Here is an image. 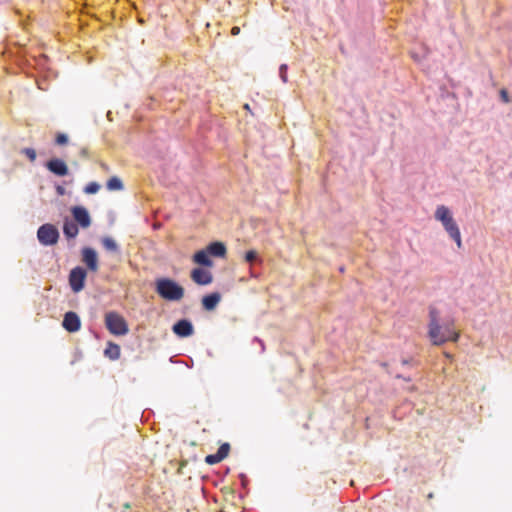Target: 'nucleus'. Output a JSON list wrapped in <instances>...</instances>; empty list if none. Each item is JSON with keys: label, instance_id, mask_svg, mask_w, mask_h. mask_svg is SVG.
<instances>
[{"label": "nucleus", "instance_id": "b1692460", "mask_svg": "<svg viewBox=\"0 0 512 512\" xmlns=\"http://www.w3.org/2000/svg\"><path fill=\"white\" fill-rule=\"evenodd\" d=\"M287 71H288V66L286 64H281L279 67V77L283 83L288 82Z\"/></svg>", "mask_w": 512, "mask_h": 512}, {"label": "nucleus", "instance_id": "412c9836", "mask_svg": "<svg viewBox=\"0 0 512 512\" xmlns=\"http://www.w3.org/2000/svg\"><path fill=\"white\" fill-rule=\"evenodd\" d=\"M244 259L250 265H253L255 263L261 262V260L259 258V255H258L257 251H255V250L247 251L245 253Z\"/></svg>", "mask_w": 512, "mask_h": 512}, {"label": "nucleus", "instance_id": "4be33fe9", "mask_svg": "<svg viewBox=\"0 0 512 512\" xmlns=\"http://www.w3.org/2000/svg\"><path fill=\"white\" fill-rule=\"evenodd\" d=\"M229 451H230V445L228 443H224L222 444L216 454L218 455V457L221 459V461L226 458L229 454Z\"/></svg>", "mask_w": 512, "mask_h": 512}, {"label": "nucleus", "instance_id": "f03ea898", "mask_svg": "<svg viewBox=\"0 0 512 512\" xmlns=\"http://www.w3.org/2000/svg\"><path fill=\"white\" fill-rule=\"evenodd\" d=\"M155 291L164 300L179 301L184 296V288L175 280L167 277L155 281Z\"/></svg>", "mask_w": 512, "mask_h": 512}, {"label": "nucleus", "instance_id": "72a5a7b5", "mask_svg": "<svg viewBox=\"0 0 512 512\" xmlns=\"http://www.w3.org/2000/svg\"><path fill=\"white\" fill-rule=\"evenodd\" d=\"M409 363H410V360H408V359H403L402 360V364L403 365H408Z\"/></svg>", "mask_w": 512, "mask_h": 512}, {"label": "nucleus", "instance_id": "cd10ccee", "mask_svg": "<svg viewBox=\"0 0 512 512\" xmlns=\"http://www.w3.org/2000/svg\"><path fill=\"white\" fill-rule=\"evenodd\" d=\"M500 97H501V100L503 102H505V103L510 102V98H509L508 92L505 89H502L500 91Z\"/></svg>", "mask_w": 512, "mask_h": 512}, {"label": "nucleus", "instance_id": "f3484780", "mask_svg": "<svg viewBox=\"0 0 512 512\" xmlns=\"http://www.w3.org/2000/svg\"><path fill=\"white\" fill-rule=\"evenodd\" d=\"M445 231L449 234V236L451 237V239H453L457 246L460 248L461 245H462V241H461V234H460V230H459V227L457 225V223L455 222V220L449 224H447V226H443Z\"/></svg>", "mask_w": 512, "mask_h": 512}, {"label": "nucleus", "instance_id": "9d476101", "mask_svg": "<svg viewBox=\"0 0 512 512\" xmlns=\"http://www.w3.org/2000/svg\"><path fill=\"white\" fill-rule=\"evenodd\" d=\"M172 331L178 337L185 338L193 335L194 327L190 320L180 319L172 326Z\"/></svg>", "mask_w": 512, "mask_h": 512}, {"label": "nucleus", "instance_id": "423d86ee", "mask_svg": "<svg viewBox=\"0 0 512 512\" xmlns=\"http://www.w3.org/2000/svg\"><path fill=\"white\" fill-rule=\"evenodd\" d=\"M86 270L83 267L77 266L69 273V285L73 292H80L85 286Z\"/></svg>", "mask_w": 512, "mask_h": 512}, {"label": "nucleus", "instance_id": "20e7f679", "mask_svg": "<svg viewBox=\"0 0 512 512\" xmlns=\"http://www.w3.org/2000/svg\"><path fill=\"white\" fill-rule=\"evenodd\" d=\"M59 238V230L54 224H42L37 230V239L43 246H53L58 243Z\"/></svg>", "mask_w": 512, "mask_h": 512}, {"label": "nucleus", "instance_id": "6ab92c4d", "mask_svg": "<svg viewBox=\"0 0 512 512\" xmlns=\"http://www.w3.org/2000/svg\"><path fill=\"white\" fill-rule=\"evenodd\" d=\"M101 243L107 251L113 252V253H120L119 245L112 237H109V236L103 237L101 239Z\"/></svg>", "mask_w": 512, "mask_h": 512}, {"label": "nucleus", "instance_id": "393cba45", "mask_svg": "<svg viewBox=\"0 0 512 512\" xmlns=\"http://www.w3.org/2000/svg\"><path fill=\"white\" fill-rule=\"evenodd\" d=\"M21 153L24 154L31 162L36 159V151L33 148H23Z\"/></svg>", "mask_w": 512, "mask_h": 512}, {"label": "nucleus", "instance_id": "ddd939ff", "mask_svg": "<svg viewBox=\"0 0 512 512\" xmlns=\"http://www.w3.org/2000/svg\"><path fill=\"white\" fill-rule=\"evenodd\" d=\"M435 219L440 221L443 226H447V224L454 221L451 211L444 205L437 207L435 211Z\"/></svg>", "mask_w": 512, "mask_h": 512}, {"label": "nucleus", "instance_id": "2f4dec72", "mask_svg": "<svg viewBox=\"0 0 512 512\" xmlns=\"http://www.w3.org/2000/svg\"><path fill=\"white\" fill-rule=\"evenodd\" d=\"M239 33H240V28H239L238 26H234V27H232V29H231V34H232L233 36H236V35H238Z\"/></svg>", "mask_w": 512, "mask_h": 512}, {"label": "nucleus", "instance_id": "dca6fc26", "mask_svg": "<svg viewBox=\"0 0 512 512\" xmlns=\"http://www.w3.org/2000/svg\"><path fill=\"white\" fill-rule=\"evenodd\" d=\"M193 261L203 267H211L213 265L207 249L197 251L193 256Z\"/></svg>", "mask_w": 512, "mask_h": 512}, {"label": "nucleus", "instance_id": "f8f14e48", "mask_svg": "<svg viewBox=\"0 0 512 512\" xmlns=\"http://www.w3.org/2000/svg\"><path fill=\"white\" fill-rule=\"evenodd\" d=\"M79 226L69 217L63 220V234L68 242L74 240L79 233Z\"/></svg>", "mask_w": 512, "mask_h": 512}, {"label": "nucleus", "instance_id": "c756f323", "mask_svg": "<svg viewBox=\"0 0 512 512\" xmlns=\"http://www.w3.org/2000/svg\"><path fill=\"white\" fill-rule=\"evenodd\" d=\"M239 478L241 480V484L243 486V488H246L247 484H248V478L245 474H240L239 475Z\"/></svg>", "mask_w": 512, "mask_h": 512}, {"label": "nucleus", "instance_id": "5701e85b", "mask_svg": "<svg viewBox=\"0 0 512 512\" xmlns=\"http://www.w3.org/2000/svg\"><path fill=\"white\" fill-rule=\"evenodd\" d=\"M99 189L100 185L97 182H90L85 186L84 192L86 194H95L99 191Z\"/></svg>", "mask_w": 512, "mask_h": 512}, {"label": "nucleus", "instance_id": "aec40b11", "mask_svg": "<svg viewBox=\"0 0 512 512\" xmlns=\"http://www.w3.org/2000/svg\"><path fill=\"white\" fill-rule=\"evenodd\" d=\"M107 189L111 191L122 190L123 183L120 178L114 176L107 181Z\"/></svg>", "mask_w": 512, "mask_h": 512}, {"label": "nucleus", "instance_id": "0eeeda50", "mask_svg": "<svg viewBox=\"0 0 512 512\" xmlns=\"http://www.w3.org/2000/svg\"><path fill=\"white\" fill-rule=\"evenodd\" d=\"M81 259L90 271L95 272L98 270V255L95 249L84 247L81 250Z\"/></svg>", "mask_w": 512, "mask_h": 512}, {"label": "nucleus", "instance_id": "4468645a", "mask_svg": "<svg viewBox=\"0 0 512 512\" xmlns=\"http://www.w3.org/2000/svg\"><path fill=\"white\" fill-rule=\"evenodd\" d=\"M220 300L221 296L218 292L209 293L202 298L203 308L207 311L214 310Z\"/></svg>", "mask_w": 512, "mask_h": 512}, {"label": "nucleus", "instance_id": "6e6552de", "mask_svg": "<svg viewBox=\"0 0 512 512\" xmlns=\"http://www.w3.org/2000/svg\"><path fill=\"white\" fill-rule=\"evenodd\" d=\"M62 326L66 331L75 333L81 328L80 317L76 312L68 311L64 314Z\"/></svg>", "mask_w": 512, "mask_h": 512}, {"label": "nucleus", "instance_id": "1a4fd4ad", "mask_svg": "<svg viewBox=\"0 0 512 512\" xmlns=\"http://www.w3.org/2000/svg\"><path fill=\"white\" fill-rule=\"evenodd\" d=\"M45 167L54 175L64 177L68 175L69 169L67 164L59 158H51L45 163Z\"/></svg>", "mask_w": 512, "mask_h": 512}, {"label": "nucleus", "instance_id": "7ed1b4c3", "mask_svg": "<svg viewBox=\"0 0 512 512\" xmlns=\"http://www.w3.org/2000/svg\"><path fill=\"white\" fill-rule=\"evenodd\" d=\"M105 326L111 334L116 336H123L129 332L126 320L115 311H109L105 314Z\"/></svg>", "mask_w": 512, "mask_h": 512}, {"label": "nucleus", "instance_id": "473e14b6", "mask_svg": "<svg viewBox=\"0 0 512 512\" xmlns=\"http://www.w3.org/2000/svg\"><path fill=\"white\" fill-rule=\"evenodd\" d=\"M396 377H397V378H400V379H403V380H405V381H408V382H409V381H411V378H410V377H404V376H403V375H401V374H398Z\"/></svg>", "mask_w": 512, "mask_h": 512}, {"label": "nucleus", "instance_id": "f257e3e1", "mask_svg": "<svg viewBox=\"0 0 512 512\" xmlns=\"http://www.w3.org/2000/svg\"><path fill=\"white\" fill-rule=\"evenodd\" d=\"M428 335L434 345H442L447 341H458L459 334L454 329V322L452 319H444L440 322L439 311L430 307L429 309V324Z\"/></svg>", "mask_w": 512, "mask_h": 512}, {"label": "nucleus", "instance_id": "2eb2a0df", "mask_svg": "<svg viewBox=\"0 0 512 512\" xmlns=\"http://www.w3.org/2000/svg\"><path fill=\"white\" fill-rule=\"evenodd\" d=\"M208 253L210 254V256H213V257H225L226 255V246L224 245V243L222 242H219V241H214L212 243H210L207 247H206Z\"/></svg>", "mask_w": 512, "mask_h": 512}, {"label": "nucleus", "instance_id": "a211bd4d", "mask_svg": "<svg viewBox=\"0 0 512 512\" xmlns=\"http://www.w3.org/2000/svg\"><path fill=\"white\" fill-rule=\"evenodd\" d=\"M120 346L113 342H108L107 347L104 350V355L111 360H117L120 357Z\"/></svg>", "mask_w": 512, "mask_h": 512}, {"label": "nucleus", "instance_id": "9b49d317", "mask_svg": "<svg viewBox=\"0 0 512 512\" xmlns=\"http://www.w3.org/2000/svg\"><path fill=\"white\" fill-rule=\"evenodd\" d=\"M191 279L198 285H208L212 282V274L203 268H194L191 271Z\"/></svg>", "mask_w": 512, "mask_h": 512}, {"label": "nucleus", "instance_id": "39448f33", "mask_svg": "<svg viewBox=\"0 0 512 512\" xmlns=\"http://www.w3.org/2000/svg\"><path fill=\"white\" fill-rule=\"evenodd\" d=\"M72 220L82 229L91 226L92 220L88 210L84 206L76 205L70 208Z\"/></svg>", "mask_w": 512, "mask_h": 512}, {"label": "nucleus", "instance_id": "c85d7f7f", "mask_svg": "<svg viewBox=\"0 0 512 512\" xmlns=\"http://www.w3.org/2000/svg\"><path fill=\"white\" fill-rule=\"evenodd\" d=\"M253 343H257L258 346H260V353H263L264 350H265V345H264V342L263 340H261L260 338L258 337H254L253 339Z\"/></svg>", "mask_w": 512, "mask_h": 512}, {"label": "nucleus", "instance_id": "bb28decb", "mask_svg": "<svg viewBox=\"0 0 512 512\" xmlns=\"http://www.w3.org/2000/svg\"><path fill=\"white\" fill-rule=\"evenodd\" d=\"M55 142L58 145H65L68 142V136L64 133H58L56 135Z\"/></svg>", "mask_w": 512, "mask_h": 512}, {"label": "nucleus", "instance_id": "a878e982", "mask_svg": "<svg viewBox=\"0 0 512 512\" xmlns=\"http://www.w3.org/2000/svg\"><path fill=\"white\" fill-rule=\"evenodd\" d=\"M205 462L209 465H214V464L221 462V459L218 457V455L216 453H214V454L207 455L205 457Z\"/></svg>", "mask_w": 512, "mask_h": 512}, {"label": "nucleus", "instance_id": "7c9ffc66", "mask_svg": "<svg viewBox=\"0 0 512 512\" xmlns=\"http://www.w3.org/2000/svg\"><path fill=\"white\" fill-rule=\"evenodd\" d=\"M56 192H57V194H58V195L62 196V195H64V194H65V189H64V187H62V186L58 185V186L56 187Z\"/></svg>", "mask_w": 512, "mask_h": 512}]
</instances>
